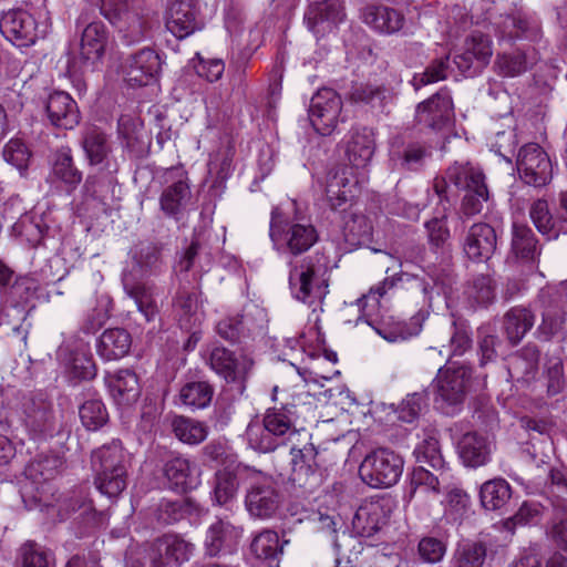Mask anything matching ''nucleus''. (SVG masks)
Returning <instances> with one entry per match:
<instances>
[{
  "label": "nucleus",
  "mask_w": 567,
  "mask_h": 567,
  "mask_svg": "<svg viewBox=\"0 0 567 567\" xmlns=\"http://www.w3.org/2000/svg\"><path fill=\"white\" fill-rule=\"evenodd\" d=\"M269 237L278 254L293 258L288 261L292 297L308 306L321 305L328 293V279L324 277L327 266L320 262L317 254L296 259L319 241L317 227L303 217L285 218L278 208H274Z\"/></svg>",
  "instance_id": "obj_1"
},
{
  "label": "nucleus",
  "mask_w": 567,
  "mask_h": 567,
  "mask_svg": "<svg viewBox=\"0 0 567 567\" xmlns=\"http://www.w3.org/2000/svg\"><path fill=\"white\" fill-rule=\"evenodd\" d=\"M315 419L313 406L308 403H287L269 408L262 415L261 424L250 423L246 435L249 445L259 452L268 453L278 446L293 442L306 432V423Z\"/></svg>",
  "instance_id": "obj_2"
},
{
  "label": "nucleus",
  "mask_w": 567,
  "mask_h": 567,
  "mask_svg": "<svg viewBox=\"0 0 567 567\" xmlns=\"http://www.w3.org/2000/svg\"><path fill=\"white\" fill-rule=\"evenodd\" d=\"M373 133L368 127L350 131L346 142V163L328 174L326 194L332 209L343 206L352 197L351 187L358 183L355 171L365 168L374 153Z\"/></svg>",
  "instance_id": "obj_3"
},
{
  "label": "nucleus",
  "mask_w": 567,
  "mask_h": 567,
  "mask_svg": "<svg viewBox=\"0 0 567 567\" xmlns=\"http://www.w3.org/2000/svg\"><path fill=\"white\" fill-rule=\"evenodd\" d=\"M96 488L110 498L117 497L127 486L126 456L120 442L113 441L95 450L91 457Z\"/></svg>",
  "instance_id": "obj_4"
},
{
  "label": "nucleus",
  "mask_w": 567,
  "mask_h": 567,
  "mask_svg": "<svg viewBox=\"0 0 567 567\" xmlns=\"http://www.w3.org/2000/svg\"><path fill=\"white\" fill-rule=\"evenodd\" d=\"M291 455V482L311 492L321 480V470L330 460L324 450H320L311 442L309 431L300 432V436L290 443Z\"/></svg>",
  "instance_id": "obj_5"
},
{
  "label": "nucleus",
  "mask_w": 567,
  "mask_h": 567,
  "mask_svg": "<svg viewBox=\"0 0 567 567\" xmlns=\"http://www.w3.org/2000/svg\"><path fill=\"white\" fill-rule=\"evenodd\" d=\"M141 3L142 0H101L102 16L126 45L141 42L148 29L147 20L141 13Z\"/></svg>",
  "instance_id": "obj_6"
},
{
  "label": "nucleus",
  "mask_w": 567,
  "mask_h": 567,
  "mask_svg": "<svg viewBox=\"0 0 567 567\" xmlns=\"http://www.w3.org/2000/svg\"><path fill=\"white\" fill-rule=\"evenodd\" d=\"M403 458L395 452L380 447L369 453L360 464L359 475L374 488L391 487L403 472Z\"/></svg>",
  "instance_id": "obj_7"
},
{
  "label": "nucleus",
  "mask_w": 567,
  "mask_h": 567,
  "mask_svg": "<svg viewBox=\"0 0 567 567\" xmlns=\"http://www.w3.org/2000/svg\"><path fill=\"white\" fill-rule=\"evenodd\" d=\"M472 371L465 365L439 370L435 379V404L447 415L454 414L463 404Z\"/></svg>",
  "instance_id": "obj_8"
},
{
  "label": "nucleus",
  "mask_w": 567,
  "mask_h": 567,
  "mask_svg": "<svg viewBox=\"0 0 567 567\" xmlns=\"http://www.w3.org/2000/svg\"><path fill=\"white\" fill-rule=\"evenodd\" d=\"M281 503V494L272 480L259 471H254L245 494V507L249 515L258 519H270L276 516Z\"/></svg>",
  "instance_id": "obj_9"
},
{
  "label": "nucleus",
  "mask_w": 567,
  "mask_h": 567,
  "mask_svg": "<svg viewBox=\"0 0 567 567\" xmlns=\"http://www.w3.org/2000/svg\"><path fill=\"white\" fill-rule=\"evenodd\" d=\"M23 423L35 437L53 436L62 429V421L53 403L42 393L29 394L22 401Z\"/></svg>",
  "instance_id": "obj_10"
},
{
  "label": "nucleus",
  "mask_w": 567,
  "mask_h": 567,
  "mask_svg": "<svg viewBox=\"0 0 567 567\" xmlns=\"http://www.w3.org/2000/svg\"><path fill=\"white\" fill-rule=\"evenodd\" d=\"M163 177L166 186L159 196L161 210L165 216L177 219L193 198L187 173L181 167H171Z\"/></svg>",
  "instance_id": "obj_11"
},
{
  "label": "nucleus",
  "mask_w": 567,
  "mask_h": 567,
  "mask_svg": "<svg viewBox=\"0 0 567 567\" xmlns=\"http://www.w3.org/2000/svg\"><path fill=\"white\" fill-rule=\"evenodd\" d=\"M210 368L221 375L227 383L235 385L236 391L243 394L246 390V381L252 369L254 361L247 355L236 357L224 347H215L208 359Z\"/></svg>",
  "instance_id": "obj_12"
},
{
  "label": "nucleus",
  "mask_w": 567,
  "mask_h": 567,
  "mask_svg": "<svg viewBox=\"0 0 567 567\" xmlns=\"http://www.w3.org/2000/svg\"><path fill=\"white\" fill-rule=\"evenodd\" d=\"M517 171L528 185L542 187L553 178V164L547 153L536 143L524 145L517 155Z\"/></svg>",
  "instance_id": "obj_13"
},
{
  "label": "nucleus",
  "mask_w": 567,
  "mask_h": 567,
  "mask_svg": "<svg viewBox=\"0 0 567 567\" xmlns=\"http://www.w3.org/2000/svg\"><path fill=\"white\" fill-rule=\"evenodd\" d=\"M194 545L177 534L156 538L148 549L150 567H181L190 558Z\"/></svg>",
  "instance_id": "obj_14"
},
{
  "label": "nucleus",
  "mask_w": 567,
  "mask_h": 567,
  "mask_svg": "<svg viewBox=\"0 0 567 567\" xmlns=\"http://www.w3.org/2000/svg\"><path fill=\"white\" fill-rule=\"evenodd\" d=\"M342 101L338 93L332 89H321L311 99L309 107V118L312 127L320 135H330L337 124Z\"/></svg>",
  "instance_id": "obj_15"
},
{
  "label": "nucleus",
  "mask_w": 567,
  "mask_h": 567,
  "mask_svg": "<svg viewBox=\"0 0 567 567\" xmlns=\"http://www.w3.org/2000/svg\"><path fill=\"white\" fill-rule=\"evenodd\" d=\"M164 19L167 31L179 40L203 28L196 0H171Z\"/></svg>",
  "instance_id": "obj_16"
},
{
  "label": "nucleus",
  "mask_w": 567,
  "mask_h": 567,
  "mask_svg": "<svg viewBox=\"0 0 567 567\" xmlns=\"http://www.w3.org/2000/svg\"><path fill=\"white\" fill-rule=\"evenodd\" d=\"M0 32L18 48L30 47L35 43L38 23L35 18L28 11L14 9L4 12L0 19Z\"/></svg>",
  "instance_id": "obj_17"
},
{
  "label": "nucleus",
  "mask_w": 567,
  "mask_h": 567,
  "mask_svg": "<svg viewBox=\"0 0 567 567\" xmlns=\"http://www.w3.org/2000/svg\"><path fill=\"white\" fill-rule=\"evenodd\" d=\"M344 16L340 0H318L308 6L303 21L310 32L316 37H322L332 31Z\"/></svg>",
  "instance_id": "obj_18"
},
{
  "label": "nucleus",
  "mask_w": 567,
  "mask_h": 567,
  "mask_svg": "<svg viewBox=\"0 0 567 567\" xmlns=\"http://www.w3.org/2000/svg\"><path fill=\"white\" fill-rule=\"evenodd\" d=\"M243 533V527L234 524L229 518H217L206 530L204 540L206 554L215 557L219 554L233 553Z\"/></svg>",
  "instance_id": "obj_19"
},
{
  "label": "nucleus",
  "mask_w": 567,
  "mask_h": 567,
  "mask_svg": "<svg viewBox=\"0 0 567 567\" xmlns=\"http://www.w3.org/2000/svg\"><path fill=\"white\" fill-rule=\"evenodd\" d=\"M453 116L452 96L447 90H441L417 105L415 117L419 124L440 131L451 124Z\"/></svg>",
  "instance_id": "obj_20"
},
{
  "label": "nucleus",
  "mask_w": 567,
  "mask_h": 567,
  "mask_svg": "<svg viewBox=\"0 0 567 567\" xmlns=\"http://www.w3.org/2000/svg\"><path fill=\"white\" fill-rule=\"evenodd\" d=\"M163 475L171 489L186 493L198 484L196 466L184 455L174 452H164Z\"/></svg>",
  "instance_id": "obj_21"
},
{
  "label": "nucleus",
  "mask_w": 567,
  "mask_h": 567,
  "mask_svg": "<svg viewBox=\"0 0 567 567\" xmlns=\"http://www.w3.org/2000/svg\"><path fill=\"white\" fill-rule=\"evenodd\" d=\"M534 303L542 313V323L538 330L547 339L563 329L566 312L558 291L553 288H543L539 290Z\"/></svg>",
  "instance_id": "obj_22"
},
{
  "label": "nucleus",
  "mask_w": 567,
  "mask_h": 567,
  "mask_svg": "<svg viewBox=\"0 0 567 567\" xmlns=\"http://www.w3.org/2000/svg\"><path fill=\"white\" fill-rule=\"evenodd\" d=\"M125 80L130 85L144 86L154 81L161 71V58L152 49H142L124 63Z\"/></svg>",
  "instance_id": "obj_23"
},
{
  "label": "nucleus",
  "mask_w": 567,
  "mask_h": 567,
  "mask_svg": "<svg viewBox=\"0 0 567 567\" xmlns=\"http://www.w3.org/2000/svg\"><path fill=\"white\" fill-rule=\"evenodd\" d=\"M496 246V231L486 223L473 224L468 228L463 243L464 252L475 261L488 260L494 255Z\"/></svg>",
  "instance_id": "obj_24"
},
{
  "label": "nucleus",
  "mask_w": 567,
  "mask_h": 567,
  "mask_svg": "<svg viewBox=\"0 0 567 567\" xmlns=\"http://www.w3.org/2000/svg\"><path fill=\"white\" fill-rule=\"evenodd\" d=\"M388 517L389 508L385 499L367 501L360 505L354 514L353 528L361 536L371 537L386 524Z\"/></svg>",
  "instance_id": "obj_25"
},
{
  "label": "nucleus",
  "mask_w": 567,
  "mask_h": 567,
  "mask_svg": "<svg viewBox=\"0 0 567 567\" xmlns=\"http://www.w3.org/2000/svg\"><path fill=\"white\" fill-rule=\"evenodd\" d=\"M45 111L52 125L72 130L80 122V112L70 94L58 91L49 95Z\"/></svg>",
  "instance_id": "obj_26"
},
{
  "label": "nucleus",
  "mask_w": 567,
  "mask_h": 567,
  "mask_svg": "<svg viewBox=\"0 0 567 567\" xmlns=\"http://www.w3.org/2000/svg\"><path fill=\"white\" fill-rule=\"evenodd\" d=\"M361 17L367 25L381 34H394L405 23V17L400 10L384 4L364 7Z\"/></svg>",
  "instance_id": "obj_27"
},
{
  "label": "nucleus",
  "mask_w": 567,
  "mask_h": 567,
  "mask_svg": "<svg viewBox=\"0 0 567 567\" xmlns=\"http://www.w3.org/2000/svg\"><path fill=\"white\" fill-rule=\"evenodd\" d=\"M80 144L90 165H109L112 144L110 136L101 127L86 125L81 132Z\"/></svg>",
  "instance_id": "obj_28"
},
{
  "label": "nucleus",
  "mask_w": 567,
  "mask_h": 567,
  "mask_svg": "<svg viewBox=\"0 0 567 567\" xmlns=\"http://www.w3.org/2000/svg\"><path fill=\"white\" fill-rule=\"evenodd\" d=\"M105 382L117 405L130 406L140 398L141 388L137 375L128 369L107 374Z\"/></svg>",
  "instance_id": "obj_29"
},
{
  "label": "nucleus",
  "mask_w": 567,
  "mask_h": 567,
  "mask_svg": "<svg viewBox=\"0 0 567 567\" xmlns=\"http://www.w3.org/2000/svg\"><path fill=\"white\" fill-rule=\"evenodd\" d=\"M125 293L134 300L138 311L147 321H153L159 313V306L155 297V286L135 281L128 275L123 277Z\"/></svg>",
  "instance_id": "obj_30"
},
{
  "label": "nucleus",
  "mask_w": 567,
  "mask_h": 567,
  "mask_svg": "<svg viewBox=\"0 0 567 567\" xmlns=\"http://www.w3.org/2000/svg\"><path fill=\"white\" fill-rule=\"evenodd\" d=\"M399 284L402 287L410 288L415 292H420L424 300L431 299L432 286L424 278H420L415 275L402 272L392 277L385 278L383 281L370 288L369 292L364 296L367 299H372L379 303L380 298L384 297L388 291L394 289Z\"/></svg>",
  "instance_id": "obj_31"
},
{
  "label": "nucleus",
  "mask_w": 567,
  "mask_h": 567,
  "mask_svg": "<svg viewBox=\"0 0 567 567\" xmlns=\"http://www.w3.org/2000/svg\"><path fill=\"white\" fill-rule=\"evenodd\" d=\"M539 351L536 347H525L508 359L507 371L511 380L528 385L538 372Z\"/></svg>",
  "instance_id": "obj_32"
},
{
  "label": "nucleus",
  "mask_w": 567,
  "mask_h": 567,
  "mask_svg": "<svg viewBox=\"0 0 567 567\" xmlns=\"http://www.w3.org/2000/svg\"><path fill=\"white\" fill-rule=\"evenodd\" d=\"M109 42V33L102 22H91L82 31L80 58L87 64L102 59Z\"/></svg>",
  "instance_id": "obj_33"
},
{
  "label": "nucleus",
  "mask_w": 567,
  "mask_h": 567,
  "mask_svg": "<svg viewBox=\"0 0 567 567\" xmlns=\"http://www.w3.org/2000/svg\"><path fill=\"white\" fill-rule=\"evenodd\" d=\"M458 454L464 465L478 467L489 461L491 443L477 433H466L458 442Z\"/></svg>",
  "instance_id": "obj_34"
},
{
  "label": "nucleus",
  "mask_w": 567,
  "mask_h": 567,
  "mask_svg": "<svg viewBox=\"0 0 567 567\" xmlns=\"http://www.w3.org/2000/svg\"><path fill=\"white\" fill-rule=\"evenodd\" d=\"M453 331L451 333L449 346L445 351L435 348H429L424 354L426 360H433L440 357L437 364L452 357H462L472 348V338L470 328L465 323H458L455 320L452 323Z\"/></svg>",
  "instance_id": "obj_35"
},
{
  "label": "nucleus",
  "mask_w": 567,
  "mask_h": 567,
  "mask_svg": "<svg viewBox=\"0 0 567 567\" xmlns=\"http://www.w3.org/2000/svg\"><path fill=\"white\" fill-rule=\"evenodd\" d=\"M535 315L529 308L517 306L511 308L503 317V331L512 344L522 341L534 327Z\"/></svg>",
  "instance_id": "obj_36"
},
{
  "label": "nucleus",
  "mask_w": 567,
  "mask_h": 567,
  "mask_svg": "<svg viewBox=\"0 0 567 567\" xmlns=\"http://www.w3.org/2000/svg\"><path fill=\"white\" fill-rule=\"evenodd\" d=\"M188 512V506L183 499L162 498L146 509V519L154 527L174 524Z\"/></svg>",
  "instance_id": "obj_37"
},
{
  "label": "nucleus",
  "mask_w": 567,
  "mask_h": 567,
  "mask_svg": "<svg viewBox=\"0 0 567 567\" xmlns=\"http://www.w3.org/2000/svg\"><path fill=\"white\" fill-rule=\"evenodd\" d=\"M174 309L182 329L190 331L200 324L198 292L182 288L174 299Z\"/></svg>",
  "instance_id": "obj_38"
},
{
  "label": "nucleus",
  "mask_w": 567,
  "mask_h": 567,
  "mask_svg": "<svg viewBox=\"0 0 567 567\" xmlns=\"http://www.w3.org/2000/svg\"><path fill=\"white\" fill-rule=\"evenodd\" d=\"M512 252L525 262H535L540 247L534 231L524 224L514 223L512 227Z\"/></svg>",
  "instance_id": "obj_39"
},
{
  "label": "nucleus",
  "mask_w": 567,
  "mask_h": 567,
  "mask_svg": "<svg viewBox=\"0 0 567 567\" xmlns=\"http://www.w3.org/2000/svg\"><path fill=\"white\" fill-rule=\"evenodd\" d=\"M130 333L121 328L105 330L97 342V353L104 360H118L126 355L131 349Z\"/></svg>",
  "instance_id": "obj_40"
},
{
  "label": "nucleus",
  "mask_w": 567,
  "mask_h": 567,
  "mask_svg": "<svg viewBox=\"0 0 567 567\" xmlns=\"http://www.w3.org/2000/svg\"><path fill=\"white\" fill-rule=\"evenodd\" d=\"M487 545L478 540L458 542L452 553L450 567H484Z\"/></svg>",
  "instance_id": "obj_41"
},
{
  "label": "nucleus",
  "mask_w": 567,
  "mask_h": 567,
  "mask_svg": "<svg viewBox=\"0 0 567 567\" xmlns=\"http://www.w3.org/2000/svg\"><path fill=\"white\" fill-rule=\"evenodd\" d=\"M171 430L179 442L187 445H198L209 434V426L205 422L184 415L172 419Z\"/></svg>",
  "instance_id": "obj_42"
},
{
  "label": "nucleus",
  "mask_w": 567,
  "mask_h": 567,
  "mask_svg": "<svg viewBox=\"0 0 567 567\" xmlns=\"http://www.w3.org/2000/svg\"><path fill=\"white\" fill-rule=\"evenodd\" d=\"M342 233L344 240L353 247L371 241L372 221L362 213L349 212L343 216Z\"/></svg>",
  "instance_id": "obj_43"
},
{
  "label": "nucleus",
  "mask_w": 567,
  "mask_h": 567,
  "mask_svg": "<svg viewBox=\"0 0 567 567\" xmlns=\"http://www.w3.org/2000/svg\"><path fill=\"white\" fill-rule=\"evenodd\" d=\"M512 497V488L504 478H493L485 482L480 489L482 506L487 511L503 509Z\"/></svg>",
  "instance_id": "obj_44"
},
{
  "label": "nucleus",
  "mask_w": 567,
  "mask_h": 567,
  "mask_svg": "<svg viewBox=\"0 0 567 567\" xmlns=\"http://www.w3.org/2000/svg\"><path fill=\"white\" fill-rule=\"evenodd\" d=\"M439 432L433 429L423 431L422 441L414 449V456L417 463L429 464L435 470H441L445 465L444 457L439 443Z\"/></svg>",
  "instance_id": "obj_45"
},
{
  "label": "nucleus",
  "mask_w": 567,
  "mask_h": 567,
  "mask_svg": "<svg viewBox=\"0 0 567 567\" xmlns=\"http://www.w3.org/2000/svg\"><path fill=\"white\" fill-rule=\"evenodd\" d=\"M52 175L74 189L82 182V173L73 162L72 152L69 147H61L53 155Z\"/></svg>",
  "instance_id": "obj_46"
},
{
  "label": "nucleus",
  "mask_w": 567,
  "mask_h": 567,
  "mask_svg": "<svg viewBox=\"0 0 567 567\" xmlns=\"http://www.w3.org/2000/svg\"><path fill=\"white\" fill-rule=\"evenodd\" d=\"M58 514L61 520L68 519L78 514L76 518L89 523L94 519V509L86 495L80 492H72L59 503Z\"/></svg>",
  "instance_id": "obj_47"
},
{
  "label": "nucleus",
  "mask_w": 567,
  "mask_h": 567,
  "mask_svg": "<svg viewBox=\"0 0 567 567\" xmlns=\"http://www.w3.org/2000/svg\"><path fill=\"white\" fill-rule=\"evenodd\" d=\"M464 296L471 307H486L495 299V284L489 276L478 275L466 285Z\"/></svg>",
  "instance_id": "obj_48"
},
{
  "label": "nucleus",
  "mask_w": 567,
  "mask_h": 567,
  "mask_svg": "<svg viewBox=\"0 0 567 567\" xmlns=\"http://www.w3.org/2000/svg\"><path fill=\"white\" fill-rule=\"evenodd\" d=\"M446 177L450 183L454 184L458 189L466 192L478 188L481 184H485L483 173L470 163H455L446 171Z\"/></svg>",
  "instance_id": "obj_49"
},
{
  "label": "nucleus",
  "mask_w": 567,
  "mask_h": 567,
  "mask_svg": "<svg viewBox=\"0 0 567 567\" xmlns=\"http://www.w3.org/2000/svg\"><path fill=\"white\" fill-rule=\"evenodd\" d=\"M250 550L259 559L275 561L282 555L284 544L275 530L264 529L251 540Z\"/></svg>",
  "instance_id": "obj_50"
},
{
  "label": "nucleus",
  "mask_w": 567,
  "mask_h": 567,
  "mask_svg": "<svg viewBox=\"0 0 567 567\" xmlns=\"http://www.w3.org/2000/svg\"><path fill=\"white\" fill-rule=\"evenodd\" d=\"M213 484L212 499L214 504L224 506L236 497L238 482L234 473L226 470L217 471Z\"/></svg>",
  "instance_id": "obj_51"
},
{
  "label": "nucleus",
  "mask_w": 567,
  "mask_h": 567,
  "mask_svg": "<svg viewBox=\"0 0 567 567\" xmlns=\"http://www.w3.org/2000/svg\"><path fill=\"white\" fill-rule=\"evenodd\" d=\"M498 28L509 39L536 38L538 34V25L522 14L506 16L498 23Z\"/></svg>",
  "instance_id": "obj_52"
},
{
  "label": "nucleus",
  "mask_w": 567,
  "mask_h": 567,
  "mask_svg": "<svg viewBox=\"0 0 567 567\" xmlns=\"http://www.w3.org/2000/svg\"><path fill=\"white\" fill-rule=\"evenodd\" d=\"M430 156L431 148L427 145L420 142H411L406 144L402 153H393L392 159L396 161L405 169L417 171Z\"/></svg>",
  "instance_id": "obj_53"
},
{
  "label": "nucleus",
  "mask_w": 567,
  "mask_h": 567,
  "mask_svg": "<svg viewBox=\"0 0 567 567\" xmlns=\"http://www.w3.org/2000/svg\"><path fill=\"white\" fill-rule=\"evenodd\" d=\"M214 394V389L210 384L204 381L190 382L185 384L179 392L181 401L184 405L192 409L206 408Z\"/></svg>",
  "instance_id": "obj_54"
},
{
  "label": "nucleus",
  "mask_w": 567,
  "mask_h": 567,
  "mask_svg": "<svg viewBox=\"0 0 567 567\" xmlns=\"http://www.w3.org/2000/svg\"><path fill=\"white\" fill-rule=\"evenodd\" d=\"M19 556L22 567H53V554L34 540L25 542L20 550Z\"/></svg>",
  "instance_id": "obj_55"
},
{
  "label": "nucleus",
  "mask_w": 567,
  "mask_h": 567,
  "mask_svg": "<svg viewBox=\"0 0 567 567\" xmlns=\"http://www.w3.org/2000/svg\"><path fill=\"white\" fill-rule=\"evenodd\" d=\"M529 216L539 233L549 238L557 237V220L554 219L546 199L539 198L535 200L529 208Z\"/></svg>",
  "instance_id": "obj_56"
},
{
  "label": "nucleus",
  "mask_w": 567,
  "mask_h": 567,
  "mask_svg": "<svg viewBox=\"0 0 567 567\" xmlns=\"http://www.w3.org/2000/svg\"><path fill=\"white\" fill-rule=\"evenodd\" d=\"M421 493L437 496L440 494V482L437 476L423 466H417L413 468L411 474L409 497L412 499Z\"/></svg>",
  "instance_id": "obj_57"
},
{
  "label": "nucleus",
  "mask_w": 567,
  "mask_h": 567,
  "mask_svg": "<svg viewBox=\"0 0 567 567\" xmlns=\"http://www.w3.org/2000/svg\"><path fill=\"white\" fill-rule=\"evenodd\" d=\"M163 246L161 244L148 243L143 245L136 254V262L140 268L148 275H158L163 267Z\"/></svg>",
  "instance_id": "obj_58"
},
{
  "label": "nucleus",
  "mask_w": 567,
  "mask_h": 567,
  "mask_svg": "<svg viewBox=\"0 0 567 567\" xmlns=\"http://www.w3.org/2000/svg\"><path fill=\"white\" fill-rule=\"evenodd\" d=\"M80 419L82 424L91 431H95L103 426L107 419L109 414L106 412L105 405L99 399L86 400L80 406Z\"/></svg>",
  "instance_id": "obj_59"
},
{
  "label": "nucleus",
  "mask_w": 567,
  "mask_h": 567,
  "mask_svg": "<svg viewBox=\"0 0 567 567\" xmlns=\"http://www.w3.org/2000/svg\"><path fill=\"white\" fill-rule=\"evenodd\" d=\"M496 72L503 76H517L528 70L527 55L523 51L504 53L495 60Z\"/></svg>",
  "instance_id": "obj_60"
},
{
  "label": "nucleus",
  "mask_w": 567,
  "mask_h": 567,
  "mask_svg": "<svg viewBox=\"0 0 567 567\" xmlns=\"http://www.w3.org/2000/svg\"><path fill=\"white\" fill-rule=\"evenodd\" d=\"M553 511L549 535L560 549L567 551V502L557 501Z\"/></svg>",
  "instance_id": "obj_61"
},
{
  "label": "nucleus",
  "mask_w": 567,
  "mask_h": 567,
  "mask_svg": "<svg viewBox=\"0 0 567 567\" xmlns=\"http://www.w3.org/2000/svg\"><path fill=\"white\" fill-rule=\"evenodd\" d=\"M446 550V543L433 536H424L417 544V557L425 564L440 563L444 558Z\"/></svg>",
  "instance_id": "obj_62"
},
{
  "label": "nucleus",
  "mask_w": 567,
  "mask_h": 567,
  "mask_svg": "<svg viewBox=\"0 0 567 567\" xmlns=\"http://www.w3.org/2000/svg\"><path fill=\"white\" fill-rule=\"evenodd\" d=\"M2 156L7 163L22 172L28 168L31 153L21 140L12 138L4 145Z\"/></svg>",
  "instance_id": "obj_63"
},
{
  "label": "nucleus",
  "mask_w": 567,
  "mask_h": 567,
  "mask_svg": "<svg viewBox=\"0 0 567 567\" xmlns=\"http://www.w3.org/2000/svg\"><path fill=\"white\" fill-rule=\"evenodd\" d=\"M466 50L475 58L477 68L485 65L492 56V43L487 35L475 32L466 41Z\"/></svg>",
  "instance_id": "obj_64"
}]
</instances>
